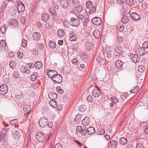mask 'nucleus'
<instances>
[{"instance_id":"nucleus-1","label":"nucleus","mask_w":148,"mask_h":148,"mask_svg":"<svg viewBox=\"0 0 148 148\" xmlns=\"http://www.w3.org/2000/svg\"><path fill=\"white\" fill-rule=\"evenodd\" d=\"M48 122V121L46 117H44L40 119L39 123L41 127H44L47 126Z\"/></svg>"},{"instance_id":"nucleus-2","label":"nucleus","mask_w":148,"mask_h":148,"mask_svg":"<svg viewBox=\"0 0 148 148\" xmlns=\"http://www.w3.org/2000/svg\"><path fill=\"white\" fill-rule=\"evenodd\" d=\"M8 92V88L7 85L4 84L0 86V95H4Z\"/></svg>"},{"instance_id":"nucleus-3","label":"nucleus","mask_w":148,"mask_h":148,"mask_svg":"<svg viewBox=\"0 0 148 148\" xmlns=\"http://www.w3.org/2000/svg\"><path fill=\"white\" fill-rule=\"evenodd\" d=\"M52 80L55 83H60L62 81V78L60 74H57Z\"/></svg>"},{"instance_id":"nucleus-4","label":"nucleus","mask_w":148,"mask_h":148,"mask_svg":"<svg viewBox=\"0 0 148 148\" xmlns=\"http://www.w3.org/2000/svg\"><path fill=\"white\" fill-rule=\"evenodd\" d=\"M135 52L138 55L142 56L145 53V50L141 47H137L135 48Z\"/></svg>"},{"instance_id":"nucleus-5","label":"nucleus","mask_w":148,"mask_h":148,"mask_svg":"<svg viewBox=\"0 0 148 148\" xmlns=\"http://www.w3.org/2000/svg\"><path fill=\"white\" fill-rule=\"evenodd\" d=\"M92 21L94 25L98 26L101 24L102 20L99 17H95L92 19Z\"/></svg>"},{"instance_id":"nucleus-6","label":"nucleus","mask_w":148,"mask_h":148,"mask_svg":"<svg viewBox=\"0 0 148 148\" xmlns=\"http://www.w3.org/2000/svg\"><path fill=\"white\" fill-rule=\"evenodd\" d=\"M70 24L72 26L77 27L79 25L80 23V21L78 18H71Z\"/></svg>"},{"instance_id":"nucleus-7","label":"nucleus","mask_w":148,"mask_h":148,"mask_svg":"<svg viewBox=\"0 0 148 148\" xmlns=\"http://www.w3.org/2000/svg\"><path fill=\"white\" fill-rule=\"evenodd\" d=\"M36 138L39 141L42 142H46L45 137L44 135L41 132H39L36 135Z\"/></svg>"},{"instance_id":"nucleus-8","label":"nucleus","mask_w":148,"mask_h":148,"mask_svg":"<svg viewBox=\"0 0 148 148\" xmlns=\"http://www.w3.org/2000/svg\"><path fill=\"white\" fill-rule=\"evenodd\" d=\"M17 8L18 10L19 13L21 12H23L25 10V7L24 5L20 1L18 2V4L17 5Z\"/></svg>"},{"instance_id":"nucleus-9","label":"nucleus","mask_w":148,"mask_h":148,"mask_svg":"<svg viewBox=\"0 0 148 148\" xmlns=\"http://www.w3.org/2000/svg\"><path fill=\"white\" fill-rule=\"evenodd\" d=\"M145 140L142 138H138L137 139V142L139 143H137L136 145V148H143V143Z\"/></svg>"},{"instance_id":"nucleus-10","label":"nucleus","mask_w":148,"mask_h":148,"mask_svg":"<svg viewBox=\"0 0 148 148\" xmlns=\"http://www.w3.org/2000/svg\"><path fill=\"white\" fill-rule=\"evenodd\" d=\"M130 17L132 19L134 20H139L140 18V16L135 12H133L130 14Z\"/></svg>"},{"instance_id":"nucleus-11","label":"nucleus","mask_w":148,"mask_h":148,"mask_svg":"<svg viewBox=\"0 0 148 148\" xmlns=\"http://www.w3.org/2000/svg\"><path fill=\"white\" fill-rule=\"evenodd\" d=\"M57 74V72L54 71L49 70L47 73V75L49 78L51 79L53 78Z\"/></svg>"},{"instance_id":"nucleus-12","label":"nucleus","mask_w":148,"mask_h":148,"mask_svg":"<svg viewBox=\"0 0 148 148\" xmlns=\"http://www.w3.org/2000/svg\"><path fill=\"white\" fill-rule=\"evenodd\" d=\"M83 9V7L82 5H79L75 7L73 9V12L74 13H77L81 12Z\"/></svg>"},{"instance_id":"nucleus-13","label":"nucleus","mask_w":148,"mask_h":148,"mask_svg":"<svg viewBox=\"0 0 148 148\" xmlns=\"http://www.w3.org/2000/svg\"><path fill=\"white\" fill-rule=\"evenodd\" d=\"M100 94V91L98 89H95L92 92V94L95 97H98Z\"/></svg>"},{"instance_id":"nucleus-14","label":"nucleus","mask_w":148,"mask_h":148,"mask_svg":"<svg viewBox=\"0 0 148 148\" xmlns=\"http://www.w3.org/2000/svg\"><path fill=\"white\" fill-rule=\"evenodd\" d=\"M114 50L115 52L119 54L123 53L122 49L121 46L119 45L115 46L114 47Z\"/></svg>"},{"instance_id":"nucleus-15","label":"nucleus","mask_w":148,"mask_h":148,"mask_svg":"<svg viewBox=\"0 0 148 148\" xmlns=\"http://www.w3.org/2000/svg\"><path fill=\"white\" fill-rule=\"evenodd\" d=\"M50 17V16L48 14L45 13L43 14L41 17V19L43 21L46 22Z\"/></svg>"},{"instance_id":"nucleus-16","label":"nucleus","mask_w":148,"mask_h":148,"mask_svg":"<svg viewBox=\"0 0 148 148\" xmlns=\"http://www.w3.org/2000/svg\"><path fill=\"white\" fill-rule=\"evenodd\" d=\"M130 58L133 62L135 63L137 62L138 60L137 55L135 54H131L130 55Z\"/></svg>"},{"instance_id":"nucleus-17","label":"nucleus","mask_w":148,"mask_h":148,"mask_svg":"<svg viewBox=\"0 0 148 148\" xmlns=\"http://www.w3.org/2000/svg\"><path fill=\"white\" fill-rule=\"evenodd\" d=\"M86 131L88 134L89 135L92 134L95 132L94 128L92 127L88 128L86 130Z\"/></svg>"},{"instance_id":"nucleus-18","label":"nucleus","mask_w":148,"mask_h":148,"mask_svg":"<svg viewBox=\"0 0 148 148\" xmlns=\"http://www.w3.org/2000/svg\"><path fill=\"white\" fill-rule=\"evenodd\" d=\"M32 36L34 40L36 41L39 40L40 37V34L36 32L34 33Z\"/></svg>"},{"instance_id":"nucleus-19","label":"nucleus","mask_w":148,"mask_h":148,"mask_svg":"<svg viewBox=\"0 0 148 148\" xmlns=\"http://www.w3.org/2000/svg\"><path fill=\"white\" fill-rule=\"evenodd\" d=\"M82 124L84 126L87 125L90 122L89 119L88 117H86L82 120Z\"/></svg>"},{"instance_id":"nucleus-20","label":"nucleus","mask_w":148,"mask_h":148,"mask_svg":"<svg viewBox=\"0 0 148 148\" xmlns=\"http://www.w3.org/2000/svg\"><path fill=\"white\" fill-rule=\"evenodd\" d=\"M123 62L120 60H117L115 63V65L116 68L119 69L121 68L123 65Z\"/></svg>"},{"instance_id":"nucleus-21","label":"nucleus","mask_w":148,"mask_h":148,"mask_svg":"<svg viewBox=\"0 0 148 148\" xmlns=\"http://www.w3.org/2000/svg\"><path fill=\"white\" fill-rule=\"evenodd\" d=\"M129 16L125 15L122 18L121 22L124 24L127 23L129 21Z\"/></svg>"},{"instance_id":"nucleus-22","label":"nucleus","mask_w":148,"mask_h":148,"mask_svg":"<svg viewBox=\"0 0 148 148\" xmlns=\"http://www.w3.org/2000/svg\"><path fill=\"white\" fill-rule=\"evenodd\" d=\"M61 5L65 8H67L69 6V2L67 0H62L60 1Z\"/></svg>"},{"instance_id":"nucleus-23","label":"nucleus","mask_w":148,"mask_h":148,"mask_svg":"<svg viewBox=\"0 0 148 148\" xmlns=\"http://www.w3.org/2000/svg\"><path fill=\"white\" fill-rule=\"evenodd\" d=\"M127 138L125 137H122L119 140V143L121 145H125L127 143Z\"/></svg>"},{"instance_id":"nucleus-24","label":"nucleus","mask_w":148,"mask_h":148,"mask_svg":"<svg viewBox=\"0 0 148 148\" xmlns=\"http://www.w3.org/2000/svg\"><path fill=\"white\" fill-rule=\"evenodd\" d=\"M93 35L96 38H98L100 36V32L98 29H95L93 32Z\"/></svg>"},{"instance_id":"nucleus-25","label":"nucleus","mask_w":148,"mask_h":148,"mask_svg":"<svg viewBox=\"0 0 148 148\" xmlns=\"http://www.w3.org/2000/svg\"><path fill=\"white\" fill-rule=\"evenodd\" d=\"M10 24L14 27H17L18 24V21L16 19H13L11 20Z\"/></svg>"},{"instance_id":"nucleus-26","label":"nucleus","mask_w":148,"mask_h":148,"mask_svg":"<svg viewBox=\"0 0 148 148\" xmlns=\"http://www.w3.org/2000/svg\"><path fill=\"white\" fill-rule=\"evenodd\" d=\"M43 66V64L40 61H37L35 64V67L38 69H40Z\"/></svg>"},{"instance_id":"nucleus-27","label":"nucleus","mask_w":148,"mask_h":148,"mask_svg":"<svg viewBox=\"0 0 148 148\" xmlns=\"http://www.w3.org/2000/svg\"><path fill=\"white\" fill-rule=\"evenodd\" d=\"M48 96L50 99L55 100L57 98V95L56 93H50L48 95Z\"/></svg>"},{"instance_id":"nucleus-28","label":"nucleus","mask_w":148,"mask_h":148,"mask_svg":"<svg viewBox=\"0 0 148 148\" xmlns=\"http://www.w3.org/2000/svg\"><path fill=\"white\" fill-rule=\"evenodd\" d=\"M110 145L111 147L114 148H115L117 145V143L115 140H112L110 141Z\"/></svg>"},{"instance_id":"nucleus-29","label":"nucleus","mask_w":148,"mask_h":148,"mask_svg":"<svg viewBox=\"0 0 148 148\" xmlns=\"http://www.w3.org/2000/svg\"><path fill=\"white\" fill-rule=\"evenodd\" d=\"M73 34L72 36H70L69 40L71 41H74L76 40L77 39V36L75 35L74 33L73 32H71Z\"/></svg>"},{"instance_id":"nucleus-30","label":"nucleus","mask_w":148,"mask_h":148,"mask_svg":"<svg viewBox=\"0 0 148 148\" xmlns=\"http://www.w3.org/2000/svg\"><path fill=\"white\" fill-rule=\"evenodd\" d=\"M112 54L110 52L107 53V55L106 57L105 58L106 60L108 62H109L111 59Z\"/></svg>"},{"instance_id":"nucleus-31","label":"nucleus","mask_w":148,"mask_h":148,"mask_svg":"<svg viewBox=\"0 0 148 148\" xmlns=\"http://www.w3.org/2000/svg\"><path fill=\"white\" fill-rule=\"evenodd\" d=\"M6 43L3 40H1L0 41V49L2 50L3 48H5Z\"/></svg>"},{"instance_id":"nucleus-32","label":"nucleus","mask_w":148,"mask_h":148,"mask_svg":"<svg viewBox=\"0 0 148 148\" xmlns=\"http://www.w3.org/2000/svg\"><path fill=\"white\" fill-rule=\"evenodd\" d=\"M29 105H25L23 107V110L25 112H31V109Z\"/></svg>"},{"instance_id":"nucleus-33","label":"nucleus","mask_w":148,"mask_h":148,"mask_svg":"<svg viewBox=\"0 0 148 148\" xmlns=\"http://www.w3.org/2000/svg\"><path fill=\"white\" fill-rule=\"evenodd\" d=\"M49 103L50 105L53 107H56L57 106V102L55 101V100H52L49 101Z\"/></svg>"},{"instance_id":"nucleus-34","label":"nucleus","mask_w":148,"mask_h":148,"mask_svg":"<svg viewBox=\"0 0 148 148\" xmlns=\"http://www.w3.org/2000/svg\"><path fill=\"white\" fill-rule=\"evenodd\" d=\"M38 74L37 73H34L31 76V79L33 81H35L36 79Z\"/></svg>"},{"instance_id":"nucleus-35","label":"nucleus","mask_w":148,"mask_h":148,"mask_svg":"<svg viewBox=\"0 0 148 148\" xmlns=\"http://www.w3.org/2000/svg\"><path fill=\"white\" fill-rule=\"evenodd\" d=\"M57 33L58 35L60 37H62L64 35V31L62 29H60L58 30Z\"/></svg>"},{"instance_id":"nucleus-36","label":"nucleus","mask_w":148,"mask_h":148,"mask_svg":"<svg viewBox=\"0 0 148 148\" xmlns=\"http://www.w3.org/2000/svg\"><path fill=\"white\" fill-rule=\"evenodd\" d=\"M145 68L143 65H140L138 67V71L140 72L143 73L145 70Z\"/></svg>"},{"instance_id":"nucleus-37","label":"nucleus","mask_w":148,"mask_h":148,"mask_svg":"<svg viewBox=\"0 0 148 148\" xmlns=\"http://www.w3.org/2000/svg\"><path fill=\"white\" fill-rule=\"evenodd\" d=\"M7 25H3L0 28V31L2 34H4L6 31V27Z\"/></svg>"},{"instance_id":"nucleus-38","label":"nucleus","mask_w":148,"mask_h":148,"mask_svg":"<svg viewBox=\"0 0 148 148\" xmlns=\"http://www.w3.org/2000/svg\"><path fill=\"white\" fill-rule=\"evenodd\" d=\"M92 5V3L91 1H87L86 4V6L87 8H90Z\"/></svg>"},{"instance_id":"nucleus-39","label":"nucleus","mask_w":148,"mask_h":148,"mask_svg":"<svg viewBox=\"0 0 148 148\" xmlns=\"http://www.w3.org/2000/svg\"><path fill=\"white\" fill-rule=\"evenodd\" d=\"M49 45L50 47L52 49L55 48L56 44L53 41H51L49 43Z\"/></svg>"},{"instance_id":"nucleus-40","label":"nucleus","mask_w":148,"mask_h":148,"mask_svg":"<svg viewBox=\"0 0 148 148\" xmlns=\"http://www.w3.org/2000/svg\"><path fill=\"white\" fill-rule=\"evenodd\" d=\"M139 89V87L136 86L134 87V88L132 90L130 91V92L131 93H136L137 91Z\"/></svg>"},{"instance_id":"nucleus-41","label":"nucleus","mask_w":148,"mask_h":148,"mask_svg":"<svg viewBox=\"0 0 148 148\" xmlns=\"http://www.w3.org/2000/svg\"><path fill=\"white\" fill-rule=\"evenodd\" d=\"M142 8L144 10H148V4L143 3L142 5Z\"/></svg>"},{"instance_id":"nucleus-42","label":"nucleus","mask_w":148,"mask_h":148,"mask_svg":"<svg viewBox=\"0 0 148 148\" xmlns=\"http://www.w3.org/2000/svg\"><path fill=\"white\" fill-rule=\"evenodd\" d=\"M111 99L112 102L115 104H116L119 101L118 99L115 97H112L111 98Z\"/></svg>"},{"instance_id":"nucleus-43","label":"nucleus","mask_w":148,"mask_h":148,"mask_svg":"<svg viewBox=\"0 0 148 148\" xmlns=\"http://www.w3.org/2000/svg\"><path fill=\"white\" fill-rule=\"evenodd\" d=\"M50 11L52 14L54 16H56L57 14L56 13V11L54 9V8H51L50 9Z\"/></svg>"},{"instance_id":"nucleus-44","label":"nucleus","mask_w":148,"mask_h":148,"mask_svg":"<svg viewBox=\"0 0 148 148\" xmlns=\"http://www.w3.org/2000/svg\"><path fill=\"white\" fill-rule=\"evenodd\" d=\"M56 89L57 90V92L59 93L62 94L64 90L63 89L61 88V87L60 86H58L56 87Z\"/></svg>"},{"instance_id":"nucleus-45","label":"nucleus","mask_w":148,"mask_h":148,"mask_svg":"<svg viewBox=\"0 0 148 148\" xmlns=\"http://www.w3.org/2000/svg\"><path fill=\"white\" fill-rule=\"evenodd\" d=\"M16 64L15 62L14 61H11L10 62L9 65L12 68H14Z\"/></svg>"},{"instance_id":"nucleus-46","label":"nucleus","mask_w":148,"mask_h":148,"mask_svg":"<svg viewBox=\"0 0 148 148\" xmlns=\"http://www.w3.org/2000/svg\"><path fill=\"white\" fill-rule=\"evenodd\" d=\"M117 28L120 32H123L124 30V27L123 25H119L117 26Z\"/></svg>"},{"instance_id":"nucleus-47","label":"nucleus","mask_w":148,"mask_h":148,"mask_svg":"<svg viewBox=\"0 0 148 148\" xmlns=\"http://www.w3.org/2000/svg\"><path fill=\"white\" fill-rule=\"evenodd\" d=\"M96 11V7L95 6L92 7L89 10V13L90 14L94 13Z\"/></svg>"},{"instance_id":"nucleus-48","label":"nucleus","mask_w":148,"mask_h":148,"mask_svg":"<svg viewBox=\"0 0 148 148\" xmlns=\"http://www.w3.org/2000/svg\"><path fill=\"white\" fill-rule=\"evenodd\" d=\"M143 48L145 49H147L148 48V41H146L144 42L142 45Z\"/></svg>"},{"instance_id":"nucleus-49","label":"nucleus","mask_w":148,"mask_h":148,"mask_svg":"<svg viewBox=\"0 0 148 148\" xmlns=\"http://www.w3.org/2000/svg\"><path fill=\"white\" fill-rule=\"evenodd\" d=\"M126 3L129 5H132L134 3L133 0H126Z\"/></svg>"},{"instance_id":"nucleus-50","label":"nucleus","mask_w":148,"mask_h":148,"mask_svg":"<svg viewBox=\"0 0 148 148\" xmlns=\"http://www.w3.org/2000/svg\"><path fill=\"white\" fill-rule=\"evenodd\" d=\"M27 40L25 39H23L22 43V46L23 47H25L27 45Z\"/></svg>"},{"instance_id":"nucleus-51","label":"nucleus","mask_w":148,"mask_h":148,"mask_svg":"<svg viewBox=\"0 0 148 148\" xmlns=\"http://www.w3.org/2000/svg\"><path fill=\"white\" fill-rule=\"evenodd\" d=\"M82 129L81 126H78L77 127L76 129V131L77 133H80V132L82 131Z\"/></svg>"},{"instance_id":"nucleus-52","label":"nucleus","mask_w":148,"mask_h":148,"mask_svg":"<svg viewBox=\"0 0 148 148\" xmlns=\"http://www.w3.org/2000/svg\"><path fill=\"white\" fill-rule=\"evenodd\" d=\"M68 2H69V4L72 6H74V2L73 0H68Z\"/></svg>"},{"instance_id":"nucleus-53","label":"nucleus","mask_w":148,"mask_h":148,"mask_svg":"<svg viewBox=\"0 0 148 148\" xmlns=\"http://www.w3.org/2000/svg\"><path fill=\"white\" fill-rule=\"evenodd\" d=\"M13 76L16 78H18L19 77V75L18 72H14L13 73Z\"/></svg>"},{"instance_id":"nucleus-54","label":"nucleus","mask_w":148,"mask_h":148,"mask_svg":"<svg viewBox=\"0 0 148 148\" xmlns=\"http://www.w3.org/2000/svg\"><path fill=\"white\" fill-rule=\"evenodd\" d=\"M86 109V107L85 106H81L79 108V110L81 111H85Z\"/></svg>"},{"instance_id":"nucleus-55","label":"nucleus","mask_w":148,"mask_h":148,"mask_svg":"<svg viewBox=\"0 0 148 148\" xmlns=\"http://www.w3.org/2000/svg\"><path fill=\"white\" fill-rule=\"evenodd\" d=\"M105 133V131L104 129H101L99 130V135L104 134Z\"/></svg>"},{"instance_id":"nucleus-56","label":"nucleus","mask_w":148,"mask_h":148,"mask_svg":"<svg viewBox=\"0 0 148 148\" xmlns=\"http://www.w3.org/2000/svg\"><path fill=\"white\" fill-rule=\"evenodd\" d=\"M75 120L76 121H79V120H81V116L79 115H77L75 118Z\"/></svg>"},{"instance_id":"nucleus-57","label":"nucleus","mask_w":148,"mask_h":148,"mask_svg":"<svg viewBox=\"0 0 148 148\" xmlns=\"http://www.w3.org/2000/svg\"><path fill=\"white\" fill-rule=\"evenodd\" d=\"M87 100L88 102H91L93 100V98L91 96L89 95L87 97Z\"/></svg>"},{"instance_id":"nucleus-58","label":"nucleus","mask_w":148,"mask_h":148,"mask_svg":"<svg viewBox=\"0 0 148 148\" xmlns=\"http://www.w3.org/2000/svg\"><path fill=\"white\" fill-rule=\"evenodd\" d=\"M72 62L74 64H77L78 63V60L77 59L74 58L72 60Z\"/></svg>"},{"instance_id":"nucleus-59","label":"nucleus","mask_w":148,"mask_h":148,"mask_svg":"<svg viewBox=\"0 0 148 148\" xmlns=\"http://www.w3.org/2000/svg\"><path fill=\"white\" fill-rule=\"evenodd\" d=\"M32 114V113L30 112H27L25 114V115L27 117H29V116H30V117Z\"/></svg>"},{"instance_id":"nucleus-60","label":"nucleus","mask_w":148,"mask_h":148,"mask_svg":"<svg viewBox=\"0 0 148 148\" xmlns=\"http://www.w3.org/2000/svg\"><path fill=\"white\" fill-rule=\"evenodd\" d=\"M52 136V134H50L49 133L48 134V135H47V138H46V137H45L46 142L48 141L49 140V139Z\"/></svg>"},{"instance_id":"nucleus-61","label":"nucleus","mask_w":148,"mask_h":148,"mask_svg":"<svg viewBox=\"0 0 148 148\" xmlns=\"http://www.w3.org/2000/svg\"><path fill=\"white\" fill-rule=\"evenodd\" d=\"M87 131L85 130H82L80 132V133L82 135L84 136L86 134Z\"/></svg>"},{"instance_id":"nucleus-62","label":"nucleus","mask_w":148,"mask_h":148,"mask_svg":"<svg viewBox=\"0 0 148 148\" xmlns=\"http://www.w3.org/2000/svg\"><path fill=\"white\" fill-rule=\"evenodd\" d=\"M97 61L99 63L102 62L103 60L100 56H98L96 58Z\"/></svg>"},{"instance_id":"nucleus-63","label":"nucleus","mask_w":148,"mask_h":148,"mask_svg":"<svg viewBox=\"0 0 148 148\" xmlns=\"http://www.w3.org/2000/svg\"><path fill=\"white\" fill-rule=\"evenodd\" d=\"M55 148H62V146L60 143H58L55 145Z\"/></svg>"},{"instance_id":"nucleus-64","label":"nucleus","mask_w":148,"mask_h":148,"mask_svg":"<svg viewBox=\"0 0 148 148\" xmlns=\"http://www.w3.org/2000/svg\"><path fill=\"white\" fill-rule=\"evenodd\" d=\"M17 54L18 55V56L19 58H21L23 57V53L21 54L20 51H18Z\"/></svg>"}]
</instances>
